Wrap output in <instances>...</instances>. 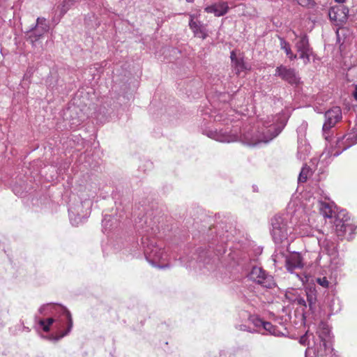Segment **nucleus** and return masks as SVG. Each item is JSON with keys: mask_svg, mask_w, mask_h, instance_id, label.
Instances as JSON below:
<instances>
[{"mask_svg": "<svg viewBox=\"0 0 357 357\" xmlns=\"http://www.w3.org/2000/svg\"><path fill=\"white\" fill-rule=\"evenodd\" d=\"M40 314L43 315H54L57 317L54 319L49 317L45 319H40L38 324L45 332H48L52 326L56 331L55 335H51L48 339L52 341H59L66 335H68L73 328V319L70 312L63 306L60 305L47 303L39 308Z\"/></svg>", "mask_w": 357, "mask_h": 357, "instance_id": "f257e3e1", "label": "nucleus"}, {"mask_svg": "<svg viewBox=\"0 0 357 357\" xmlns=\"http://www.w3.org/2000/svg\"><path fill=\"white\" fill-rule=\"evenodd\" d=\"M317 206L324 218H332L335 214L334 227L338 237L347 240L353 238L356 226L351 221L346 210L342 209L336 213L332 204L321 200L318 201Z\"/></svg>", "mask_w": 357, "mask_h": 357, "instance_id": "f03ea898", "label": "nucleus"}, {"mask_svg": "<svg viewBox=\"0 0 357 357\" xmlns=\"http://www.w3.org/2000/svg\"><path fill=\"white\" fill-rule=\"evenodd\" d=\"M287 121L284 113H279L275 116H267L262 120V128L257 133L251 137L248 142L250 146H256L260 143H268L276 137L282 130Z\"/></svg>", "mask_w": 357, "mask_h": 357, "instance_id": "7ed1b4c3", "label": "nucleus"}, {"mask_svg": "<svg viewBox=\"0 0 357 357\" xmlns=\"http://www.w3.org/2000/svg\"><path fill=\"white\" fill-rule=\"evenodd\" d=\"M321 247V252L319 253L316 264L321 268H328L332 274L340 271L344 263L340 258L336 243L329 239L318 240Z\"/></svg>", "mask_w": 357, "mask_h": 357, "instance_id": "20e7f679", "label": "nucleus"}, {"mask_svg": "<svg viewBox=\"0 0 357 357\" xmlns=\"http://www.w3.org/2000/svg\"><path fill=\"white\" fill-rule=\"evenodd\" d=\"M141 243L145 258L151 265L159 268L169 267V264L165 263L168 255L164 250L162 245H159L154 237L149 234H143Z\"/></svg>", "mask_w": 357, "mask_h": 357, "instance_id": "39448f33", "label": "nucleus"}, {"mask_svg": "<svg viewBox=\"0 0 357 357\" xmlns=\"http://www.w3.org/2000/svg\"><path fill=\"white\" fill-rule=\"evenodd\" d=\"M271 233L275 243H280L286 240L291 232L288 220L280 215H275L271 219Z\"/></svg>", "mask_w": 357, "mask_h": 357, "instance_id": "423d86ee", "label": "nucleus"}, {"mask_svg": "<svg viewBox=\"0 0 357 357\" xmlns=\"http://www.w3.org/2000/svg\"><path fill=\"white\" fill-rule=\"evenodd\" d=\"M357 144V126L351 132L346 134L342 137L337 138L336 145L337 151H325L321 155V158H326L328 156H338L342 151L347 150L354 144Z\"/></svg>", "mask_w": 357, "mask_h": 357, "instance_id": "0eeeda50", "label": "nucleus"}, {"mask_svg": "<svg viewBox=\"0 0 357 357\" xmlns=\"http://www.w3.org/2000/svg\"><path fill=\"white\" fill-rule=\"evenodd\" d=\"M325 121L322 128L323 136L326 141L329 142L331 137V129L341 121L342 110L339 107H333L326 112Z\"/></svg>", "mask_w": 357, "mask_h": 357, "instance_id": "6e6552de", "label": "nucleus"}, {"mask_svg": "<svg viewBox=\"0 0 357 357\" xmlns=\"http://www.w3.org/2000/svg\"><path fill=\"white\" fill-rule=\"evenodd\" d=\"M91 202L85 200L68 208L69 218L73 226H78L90 213Z\"/></svg>", "mask_w": 357, "mask_h": 357, "instance_id": "1a4fd4ad", "label": "nucleus"}, {"mask_svg": "<svg viewBox=\"0 0 357 357\" xmlns=\"http://www.w3.org/2000/svg\"><path fill=\"white\" fill-rule=\"evenodd\" d=\"M330 328L329 327L321 324L317 331V337L314 340V345L308 347L307 348L314 349L315 350L323 349V352H332L333 349L330 343Z\"/></svg>", "mask_w": 357, "mask_h": 357, "instance_id": "9d476101", "label": "nucleus"}, {"mask_svg": "<svg viewBox=\"0 0 357 357\" xmlns=\"http://www.w3.org/2000/svg\"><path fill=\"white\" fill-rule=\"evenodd\" d=\"M248 278L256 284L266 289H272L275 286L273 277L261 267L254 266L248 274Z\"/></svg>", "mask_w": 357, "mask_h": 357, "instance_id": "9b49d317", "label": "nucleus"}, {"mask_svg": "<svg viewBox=\"0 0 357 357\" xmlns=\"http://www.w3.org/2000/svg\"><path fill=\"white\" fill-rule=\"evenodd\" d=\"M306 298L298 296L295 299V302L300 306L303 307L304 314H314L317 310V299L316 293L314 290L309 289L306 291Z\"/></svg>", "mask_w": 357, "mask_h": 357, "instance_id": "f8f14e48", "label": "nucleus"}, {"mask_svg": "<svg viewBox=\"0 0 357 357\" xmlns=\"http://www.w3.org/2000/svg\"><path fill=\"white\" fill-rule=\"evenodd\" d=\"M202 132L204 135L220 142L230 143L236 142L239 139V136L237 132L230 133L228 132L226 130H218L205 129L203 130Z\"/></svg>", "mask_w": 357, "mask_h": 357, "instance_id": "ddd939ff", "label": "nucleus"}, {"mask_svg": "<svg viewBox=\"0 0 357 357\" xmlns=\"http://www.w3.org/2000/svg\"><path fill=\"white\" fill-rule=\"evenodd\" d=\"M50 30V24L44 17H38L34 27L29 31V38L31 43L34 45Z\"/></svg>", "mask_w": 357, "mask_h": 357, "instance_id": "4468645a", "label": "nucleus"}, {"mask_svg": "<svg viewBox=\"0 0 357 357\" xmlns=\"http://www.w3.org/2000/svg\"><path fill=\"white\" fill-rule=\"evenodd\" d=\"M275 75L280 77L282 80L290 84H297L300 80L295 69L288 68L283 65H280L276 68Z\"/></svg>", "mask_w": 357, "mask_h": 357, "instance_id": "2eb2a0df", "label": "nucleus"}, {"mask_svg": "<svg viewBox=\"0 0 357 357\" xmlns=\"http://www.w3.org/2000/svg\"><path fill=\"white\" fill-rule=\"evenodd\" d=\"M285 266L290 273L296 269H301L304 266L303 259L299 252H294L285 256Z\"/></svg>", "mask_w": 357, "mask_h": 357, "instance_id": "dca6fc26", "label": "nucleus"}, {"mask_svg": "<svg viewBox=\"0 0 357 357\" xmlns=\"http://www.w3.org/2000/svg\"><path fill=\"white\" fill-rule=\"evenodd\" d=\"M189 27L193 32L195 37L206 39L208 36L206 25L199 20H195V15L190 14Z\"/></svg>", "mask_w": 357, "mask_h": 357, "instance_id": "f3484780", "label": "nucleus"}, {"mask_svg": "<svg viewBox=\"0 0 357 357\" xmlns=\"http://www.w3.org/2000/svg\"><path fill=\"white\" fill-rule=\"evenodd\" d=\"M349 15V8L344 5L331 7L328 10V16L331 21L342 23L347 21Z\"/></svg>", "mask_w": 357, "mask_h": 357, "instance_id": "a211bd4d", "label": "nucleus"}, {"mask_svg": "<svg viewBox=\"0 0 357 357\" xmlns=\"http://www.w3.org/2000/svg\"><path fill=\"white\" fill-rule=\"evenodd\" d=\"M296 47L300 54V58L303 59L304 63L307 64L309 63L311 49L306 35L301 36L299 40L296 43Z\"/></svg>", "mask_w": 357, "mask_h": 357, "instance_id": "6ab92c4d", "label": "nucleus"}, {"mask_svg": "<svg viewBox=\"0 0 357 357\" xmlns=\"http://www.w3.org/2000/svg\"><path fill=\"white\" fill-rule=\"evenodd\" d=\"M204 10L207 13H213L215 16L220 17L228 12L229 6L227 2L219 1L205 7Z\"/></svg>", "mask_w": 357, "mask_h": 357, "instance_id": "aec40b11", "label": "nucleus"}, {"mask_svg": "<svg viewBox=\"0 0 357 357\" xmlns=\"http://www.w3.org/2000/svg\"><path fill=\"white\" fill-rule=\"evenodd\" d=\"M322 271V274L325 275L323 277H319L316 279V282L318 284L324 288H328L329 287V284L331 282H334L336 280L337 272L333 273L328 268H321Z\"/></svg>", "mask_w": 357, "mask_h": 357, "instance_id": "412c9836", "label": "nucleus"}, {"mask_svg": "<svg viewBox=\"0 0 357 357\" xmlns=\"http://www.w3.org/2000/svg\"><path fill=\"white\" fill-rule=\"evenodd\" d=\"M263 328L269 334L277 337L284 336L287 333L286 328L283 325H280V327H278L268 321L264 324Z\"/></svg>", "mask_w": 357, "mask_h": 357, "instance_id": "4be33fe9", "label": "nucleus"}, {"mask_svg": "<svg viewBox=\"0 0 357 357\" xmlns=\"http://www.w3.org/2000/svg\"><path fill=\"white\" fill-rule=\"evenodd\" d=\"M305 357H338L334 356L332 352H323V349L321 348L319 350H315L312 348H307L305 350Z\"/></svg>", "mask_w": 357, "mask_h": 357, "instance_id": "5701e85b", "label": "nucleus"}, {"mask_svg": "<svg viewBox=\"0 0 357 357\" xmlns=\"http://www.w3.org/2000/svg\"><path fill=\"white\" fill-rule=\"evenodd\" d=\"M231 66L237 75H240L241 73L249 70L250 68L248 65L244 62L243 58L236 60L231 64Z\"/></svg>", "mask_w": 357, "mask_h": 357, "instance_id": "b1692460", "label": "nucleus"}, {"mask_svg": "<svg viewBox=\"0 0 357 357\" xmlns=\"http://www.w3.org/2000/svg\"><path fill=\"white\" fill-rule=\"evenodd\" d=\"M280 47L282 50H283L287 56H288V58L290 59V60H294L296 59L297 56L296 54H293L291 50V47H290V45L288 42H287L284 38H280Z\"/></svg>", "mask_w": 357, "mask_h": 357, "instance_id": "393cba45", "label": "nucleus"}, {"mask_svg": "<svg viewBox=\"0 0 357 357\" xmlns=\"http://www.w3.org/2000/svg\"><path fill=\"white\" fill-rule=\"evenodd\" d=\"M310 147L308 144L299 145L298 147L297 157L299 160H303L310 153Z\"/></svg>", "mask_w": 357, "mask_h": 357, "instance_id": "a878e982", "label": "nucleus"}, {"mask_svg": "<svg viewBox=\"0 0 357 357\" xmlns=\"http://www.w3.org/2000/svg\"><path fill=\"white\" fill-rule=\"evenodd\" d=\"M255 287L252 286H250L247 290L243 291V296L246 299L247 301L250 302L252 304V302H255V299L257 295L254 291Z\"/></svg>", "mask_w": 357, "mask_h": 357, "instance_id": "bb28decb", "label": "nucleus"}, {"mask_svg": "<svg viewBox=\"0 0 357 357\" xmlns=\"http://www.w3.org/2000/svg\"><path fill=\"white\" fill-rule=\"evenodd\" d=\"M314 340H315V337L313 334L306 332L305 335L300 337L299 342L303 345L308 344L309 347H311L314 345Z\"/></svg>", "mask_w": 357, "mask_h": 357, "instance_id": "cd10ccee", "label": "nucleus"}, {"mask_svg": "<svg viewBox=\"0 0 357 357\" xmlns=\"http://www.w3.org/2000/svg\"><path fill=\"white\" fill-rule=\"evenodd\" d=\"M210 118H213L214 121L216 122H222L224 124H228L229 122L231 121L229 118H227L223 112H216L210 116Z\"/></svg>", "mask_w": 357, "mask_h": 357, "instance_id": "c85d7f7f", "label": "nucleus"}, {"mask_svg": "<svg viewBox=\"0 0 357 357\" xmlns=\"http://www.w3.org/2000/svg\"><path fill=\"white\" fill-rule=\"evenodd\" d=\"M75 0H63L61 5V14L63 15L73 6Z\"/></svg>", "mask_w": 357, "mask_h": 357, "instance_id": "c756f323", "label": "nucleus"}, {"mask_svg": "<svg viewBox=\"0 0 357 357\" xmlns=\"http://www.w3.org/2000/svg\"><path fill=\"white\" fill-rule=\"evenodd\" d=\"M202 255H201V254L199 253V255H198L196 258H195V257H191V259H188L187 257H180L181 262L183 265L187 266V265H188V264H189V265H190V264H191V262H192V259H196L197 261H202V260H203V259H202V255H205V252H204V251H202Z\"/></svg>", "mask_w": 357, "mask_h": 357, "instance_id": "7c9ffc66", "label": "nucleus"}, {"mask_svg": "<svg viewBox=\"0 0 357 357\" xmlns=\"http://www.w3.org/2000/svg\"><path fill=\"white\" fill-rule=\"evenodd\" d=\"M308 172L307 167H304L302 168L298 178L299 183H304L307 181Z\"/></svg>", "mask_w": 357, "mask_h": 357, "instance_id": "2f4dec72", "label": "nucleus"}, {"mask_svg": "<svg viewBox=\"0 0 357 357\" xmlns=\"http://www.w3.org/2000/svg\"><path fill=\"white\" fill-rule=\"evenodd\" d=\"M112 220V218L110 215H105L102 221V225L103 227V229L105 231H107L110 229L111 225H109V222Z\"/></svg>", "mask_w": 357, "mask_h": 357, "instance_id": "473e14b6", "label": "nucleus"}, {"mask_svg": "<svg viewBox=\"0 0 357 357\" xmlns=\"http://www.w3.org/2000/svg\"><path fill=\"white\" fill-rule=\"evenodd\" d=\"M250 320L256 327L262 326L264 328V324L266 322L255 316H251Z\"/></svg>", "mask_w": 357, "mask_h": 357, "instance_id": "72a5a7b5", "label": "nucleus"}, {"mask_svg": "<svg viewBox=\"0 0 357 357\" xmlns=\"http://www.w3.org/2000/svg\"><path fill=\"white\" fill-rule=\"evenodd\" d=\"M299 5L303 7L310 6L312 4V0H296Z\"/></svg>", "mask_w": 357, "mask_h": 357, "instance_id": "f704fd0d", "label": "nucleus"}, {"mask_svg": "<svg viewBox=\"0 0 357 357\" xmlns=\"http://www.w3.org/2000/svg\"><path fill=\"white\" fill-rule=\"evenodd\" d=\"M230 58H231V64H232L234 62H235L238 59H241V57H237L235 52L234 51H232L231 52Z\"/></svg>", "mask_w": 357, "mask_h": 357, "instance_id": "c9c22d12", "label": "nucleus"}, {"mask_svg": "<svg viewBox=\"0 0 357 357\" xmlns=\"http://www.w3.org/2000/svg\"><path fill=\"white\" fill-rule=\"evenodd\" d=\"M240 330H241V331H248L251 332V333L254 332V331L248 330V327L245 324L240 325Z\"/></svg>", "mask_w": 357, "mask_h": 357, "instance_id": "e433bc0d", "label": "nucleus"}, {"mask_svg": "<svg viewBox=\"0 0 357 357\" xmlns=\"http://www.w3.org/2000/svg\"><path fill=\"white\" fill-rule=\"evenodd\" d=\"M353 96H354L355 100L357 101V84L355 85V89L353 91Z\"/></svg>", "mask_w": 357, "mask_h": 357, "instance_id": "4c0bfd02", "label": "nucleus"}, {"mask_svg": "<svg viewBox=\"0 0 357 357\" xmlns=\"http://www.w3.org/2000/svg\"><path fill=\"white\" fill-rule=\"evenodd\" d=\"M336 2L337 3H344L346 0H335Z\"/></svg>", "mask_w": 357, "mask_h": 357, "instance_id": "58836bf2", "label": "nucleus"}, {"mask_svg": "<svg viewBox=\"0 0 357 357\" xmlns=\"http://www.w3.org/2000/svg\"><path fill=\"white\" fill-rule=\"evenodd\" d=\"M188 3H193L195 0H185Z\"/></svg>", "mask_w": 357, "mask_h": 357, "instance_id": "ea45409f", "label": "nucleus"}, {"mask_svg": "<svg viewBox=\"0 0 357 357\" xmlns=\"http://www.w3.org/2000/svg\"><path fill=\"white\" fill-rule=\"evenodd\" d=\"M99 24H100V22H97L96 23V25H95V26H98Z\"/></svg>", "mask_w": 357, "mask_h": 357, "instance_id": "a19ab883", "label": "nucleus"}, {"mask_svg": "<svg viewBox=\"0 0 357 357\" xmlns=\"http://www.w3.org/2000/svg\"><path fill=\"white\" fill-rule=\"evenodd\" d=\"M24 328H25V330H26L27 331H29V328H26V327H24Z\"/></svg>", "mask_w": 357, "mask_h": 357, "instance_id": "79ce46f5", "label": "nucleus"}, {"mask_svg": "<svg viewBox=\"0 0 357 357\" xmlns=\"http://www.w3.org/2000/svg\"><path fill=\"white\" fill-rule=\"evenodd\" d=\"M13 191L15 194H17V192H16V190L15 189H13Z\"/></svg>", "mask_w": 357, "mask_h": 357, "instance_id": "37998d69", "label": "nucleus"}]
</instances>
